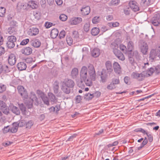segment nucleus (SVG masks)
<instances>
[{
  "mask_svg": "<svg viewBox=\"0 0 160 160\" xmlns=\"http://www.w3.org/2000/svg\"><path fill=\"white\" fill-rule=\"evenodd\" d=\"M88 72L90 79L87 78V68L85 66H83L80 72V79L81 82H84L87 86H91L92 85V80L95 81L96 74L93 65L89 64L88 66Z\"/></svg>",
  "mask_w": 160,
  "mask_h": 160,
  "instance_id": "obj_1",
  "label": "nucleus"
},
{
  "mask_svg": "<svg viewBox=\"0 0 160 160\" xmlns=\"http://www.w3.org/2000/svg\"><path fill=\"white\" fill-rule=\"evenodd\" d=\"M74 86L73 81L71 79H65L62 82L61 89L66 94L70 92V88H73Z\"/></svg>",
  "mask_w": 160,
  "mask_h": 160,
  "instance_id": "obj_2",
  "label": "nucleus"
},
{
  "mask_svg": "<svg viewBox=\"0 0 160 160\" xmlns=\"http://www.w3.org/2000/svg\"><path fill=\"white\" fill-rule=\"evenodd\" d=\"M6 45L9 49L13 48L16 42L17 38L15 36L11 35L8 36L7 38Z\"/></svg>",
  "mask_w": 160,
  "mask_h": 160,
  "instance_id": "obj_3",
  "label": "nucleus"
},
{
  "mask_svg": "<svg viewBox=\"0 0 160 160\" xmlns=\"http://www.w3.org/2000/svg\"><path fill=\"white\" fill-rule=\"evenodd\" d=\"M12 68H11L8 65L3 64L0 62V74L2 73H8L11 71Z\"/></svg>",
  "mask_w": 160,
  "mask_h": 160,
  "instance_id": "obj_4",
  "label": "nucleus"
},
{
  "mask_svg": "<svg viewBox=\"0 0 160 160\" xmlns=\"http://www.w3.org/2000/svg\"><path fill=\"white\" fill-rule=\"evenodd\" d=\"M141 52L143 54H147L148 50V46L147 43L144 42H141L139 44Z\"/></svg>",
  "mask_w": 160,
  "mask_h": 160,
  "instance_id": "obj_5",
  "label": "nucleus"
},
{
  "mask_svg": "<svg viewBox=\"0 0 160 160\" xmlns=\"http://www.w3.org/2000/svg\"><path fill=\"white\" fill-rule=\"evenodd\" d=\"M152 24L155 26H158L160 23V14H155L151 20Z\"/></svg>",
  "mask_w": 160,
  "mask_h": 160,
  "instance_id": "obj_6",
  "label": "nucleus"
},
{
  "mask_svg": "<svg viewBox=\"0 0 160 160\" xmlns=\"http://www.w3.org/2000/svg\"><path fill=\"white\" fill-rule=\"evenodd\" d=\"M19 93L21 96L24 98L27 99L28 97L27 92L22 86H19L17 88Z\"/></svg>",
  "mask_w": 160,
  "mask_h": 160,
  "instance_id": "obj_7",
  "label": "nucleus"
},
{
  "mask_svg": "<svg viewBox=\"0 0 160 160\" xmlns=\"http://www.w3.org/2000/svg\"><path fill=\"white\" fill-rule=\"evenodd\" d=\"M0 109L5 114H8L9 113V108L5 103L1 100H0Z\"/></svg>",
  "mask_w": 160,
  "mask_h": 160,
  "instance_id": "obj_8",
  "label": "nucleus"
},
{
  "mask_svg": "<svg viewBox=\"0 0 160 160\" xmlns=\"http://www.w3.org/2000/svg\"><path fill=\"white\" fill-rule=\"evenodd\" d=\"M129 6L133 11L136 12L139 10V8L136 2L134 1H132L129 2Z\"/></svg>",
  "mask_w": 160,
  "mask_h": 160,
  "instance_id": "obj_9",
  "label": "nucleus"
},
{
  "mask_svg": "<svg viewBox=\"0 0 160 160\" xmlns=\"http://www.w3.org/2000/svg\"><path fill=\"white\" fill-rule=\"evenodd\" d=\"M113 52L115 56L119 59L122 61L125 60V57L123 54L117 49H114Z\"/></svg>",
  "mask_w": 160,
  "mask_h": 160,
  "instance_id": "obj_10",
  "label": "nucleus"
},
{
  "mask_svg": "<svg viewBox=\"0 0 160 160\" xmlns=\"http://www.w3.org/2000/svg\"><path fill=\"white\" fill-rule=\"evenodd\" d=\"M39 30L38 28L32 27L29 29L28 33L29 36H35L39 33Z\"/></svg>",
  "mask_w": 160,
  "mask_h": 160,
  "instance_id": "obj_11",
  "label": "nucleus"
},
{
  "mask_svg": "<svg viewBox=\"0 0 160 160\" xmlns=\"http://www.w3.org/2000/svg\"><path fill=\"white\" fill-rule=\"evenodd\" d=\"M8 62L11 66H12L16 63V59L15 54H11L9 55L8 57Z\"/></svg>",
  "mask_w": 160,
  "mask_h": 160,
  "instance_id": "obj_12",
  "label": "nucleus"
},
{
  "mask_svg": "<svg viewBox=\"0 0 160 160\" xmlns=\"http://www.w3.org/2000/svg\"><path fill=\"white\" fill-rule=\"evenodd\" d=\"M30 42L31 45L35 48H39L41 45V42L38 39H33L31 40Z\"/></svg>",
  "mask_w": 160,
  "mask_h": 160,
  "instance_id": "obj_13",
  "label": "nucleus"
},
{
  "mask_svg": "<svg viewBox=\"0 0 160 160\" xmlns=\"http://www.w3.org/2000/svg\"><path fill=\"white\" fill-rule=\"evenodd\" d=\"M82 21V19L81 17H75L72 18L70 21L72 25H77L81 23Z\"/></svg>",
  "mask_w": 160,
  "mask_h": 160,
  "instance_id": "obj_14",
  "label": "nucleus"
},
{
  "mask_svg": "<svg viewBox=\"0 0 160 160\" xmlns=\"http://www.w3.org/2000/svg\"><path fill=\"white\" fill-rule=\"evenodd\" d=\"M113 68L115 72L118 74L120 73L121 72V68L118 63L114 62L113 64Z\"/></svg>",
  "mask_w": 160,
  "mask_h": 160,
  "instance_id": "obj_15",
  "label": "nucleus"
},
{
  "mask_svg": "<svg viewBox=\"0 0 160 160\" xmlns=\"http://www.w3.org/2000/svg\"><path fill=\"white\" fill-rule=\"evenodd\" d=\"M17 22L14 21H12L10 22V27L8 28V32L9 34H11L14 30V28L17 26Z\"/></svg>",
  "mask_w": 160,
  "mask_h": 160,
  "instance_id": "obj_16",
  "label": "nucleus"
},
{
  "mask_svg": "<svg viewBox=\"0 0 160 160\" xmlns=\"http://www.w3.org/2000/svg\"><path fill=\"white\" fill-rule=\"evenodd\" d=\"M90 8L88 6L82 8L81 10L82 14L84 16L88 15L90 12Z\"/></svg>",
  "mask_w": 160,
  "mask_h": 160,
  "instance_id": "obj_17",
  "label": "nucleus"
},
{
  "mask_svg": "<svg viewBox=\"0 0 160 160\" xmlns=\"http://www.w3.org/2000/svg\"><path fill=\"white\" fill-rule=\"evenodd\" d=\"M32 51L31 48L29 47H26L22 50V52L25 55H28L32 53Z\"/></svg>",
  "mask_w": 160,
  "mask_h": 160,
  "instance_id": "obj_18",
  "label": "nucleus"
},
{
  "mask_svg": "<svg viewBox=\"0 0 160 160\" xmlns=\"http://www.w3.org/2000/svg\"><path fill=\"white\" fill-rule=\"evenodd\" d=\"M17 67L19 70L22 71L26 69L27 65L24 62H21L18 64Z\"/></svg>",
  "mask_w": 160,
  "mask_h": 160,
  "instance_id": "obj_19",
  "label": "nucleus"
},
{
  "mask_svg": "<svg viewBox=\"0 0 160 160\" xmlns=\"http://www.w3.org/2000/svg\"><path fill=\"white\" fill-rule=\"evenodd\" d=\"M148 142V139L147 138L145 137L143 142L141 144V145L140 147H136V150H135V152H138L139 150H141L142 148L144 147V146L146 145Z\"/></svg>",
  "mask_w": 160,
  "mask_h": 160,
  "instance_id": "obj_20",
  "label": "nucleus"
},
{
  "mask_svg": "<svg viewBox=\"0 0 160 160\" xmlns=\"http://www.w3.org/2000/svg\"><path fill=\"white\" fill-rule=\"evenodd\" d=\"M10 109L12 111L16 114L18 115L20 114V112L19 109L17 107L13 105H11L9 107Z\"/></svg>",
  "mask_w": 160,
  "mask_h": 160,
  "instance_id": "obj_21",
  "label": "nucleus"
},
{
  "mask_svg": "<svg viewBox=\"0 0 160 160\" xmlns=\"http://www.w3.org/2000/svg\"><path fill=\"white\" fill-rule=\"evenodd\" d=\"M78 70L77 68H73L71 72V75L72 78H76L78 76Z\"/></svg>",
  "mask_w": 160,
  "mask_h": 160,
  "instance_id": "obj_22",
  "label": "nucleus"
},
{
  "mask_svg": "<svg viewBox=\"0 0 160 160\" xmlns=\"http://www.w3.org/2000/svg\"><path fill=\"white\" fill-rule=\"evenodd\" d=\"M100 54V50L97 48L94 49L91 51V54L92 56L96 58L98 57Z\"/></svg>",
  "mask_w": 160,
  "mask_h": 160,
  "instance_id": "obj_23",
  "label": "nucleus"
},
{
  "mask_svg": "<svg viewBox=\"0 0 160 160\" xmlns=\"http://www.w3.org/2000/svg\"><path fill=\"white\" fill-rule=\"evenodd\" d=\"M59 32L57 29H52L51 32L50 36L52 38H56Z\"/></svg>",
  "mask_w": 160,
  "mask_h": 160,
  "instance_id": "obj_24",
  "label": "nucleus"
},
{
  "mask_svg": "<svg viewBox=\"0 0 160 160\" xmlns=\"http://www.w3.org/2000/svg\"><path fill=\"white\" fill-rule=\"evenodd\" d=\"M119 80L118 78L113 79L112 82L111 83V89L115 88L116 87L115 85L119 84Z\"/></svg>",
  "mask_w": 160,
  "mask_h": 160,
  "instance_id": "obj_25",
  "label": "nucleus"
},
{
  "mask_svg": "<svg viewBox=\"0 0 160 160\" xmlns=\"http://www.w3.org/2000/svg\"><path fill=\"white\" fill-rule=\"evenodd\" d=\"M101 78L102 82H105L107 81L108 78L107 74L104 71H103L102 72Z\"/></svg>",
  "mask_w": 160,
  "mask_h": 160,
  "instance_id": "obj_26",
  "label": "nucleus"
},
{
  "mask_svg": "<svg viewBox=\"0 0 160 160\" xmlns=\"http://www.w3.org/2000/svg\"><path fill=\"white\" fill-rule=\"evenodd\" d=\"M145 75L144 72H142L141 73H138L137 78H136L138 81H142L143 80L145 77Z\"/></svg>",
  "mask_w": 160,
  "mask_h": 160,
  "instance_id": "obj_27",
  "label": "nucleus"
},
{
  "mask_svg": "<svg viewBox=\"0 0 160 160\" xmlns=\"http://www.w3.org/2000/svg\"><path fill=\"white\" fill-rule=\"evenodd\" d=\"M128 51L131 52L134 48V45L133 42L132 41H129L128 43Z\"/></svg>",
  "mask_w": 160,
  "mask_h": 160,
  "instance_id": "obj_28",
  "label": "nucleus"
},
{
  "mask_svg": "<svg viewBox=\"0 0 160 160\" xmlns=\"http://www.w3.org/2000/svg\"><path fill=\"white\" fill-rule=\"evenodd\" d=\"M41 14V13L38 11H35L33 12V16L37 20H39L40 19Z\"/></svg>",
  "mask_w": 160,
  "mask_h": 160,
  "instance_id": "obj_29",
  "label": "nucleus"
},
{
  "mask_svg": "<svg viewBox=\"0 0 160 160\" xmlns=\"http://www.w3.org/2000/svg\"><path fill=\"white\" fill-rule=\"evenodd\" d=\"M18 128L17 124H13V125L10 127V132L12 133H15L17 132Z\"/></svg>",
  "mask_w": 160,
  "mask_h": 160,
  "instance_id": "obj_30",
  "label": "nucleus"
},
{
  "mask_svg": "<svg viewBox=\"0 0 160 160\" xmlns=\"http://www.w3.org/2000/svg\"><path fill=\"white\" fill-rule=\"evenodd\" d=\"M157 50L152 49L150 53V57L153 59H156L157 57Z\"/></svg>",
  "mask_w": 160,
  "mask_h": 160,
  "instance_id": "obj_31",
  "label": "nucleus"
},
{
  "mask_svg": "<svg viewBox=\"0 0 160 160\" xmlns=\"http://www.w3.org/2000/svg\"><path fill=\"white\" fill-rule=\"evenodd\" d=\"M151 0H142L141 4L144 6L147 7L150 5Z\"/></svg>",
  "mask_w": 160,
  "mask_h": 160,
  "instance_id": "obj_32",
  "label": "nucleus"
},
{
  "mask_svg": "<svg viewBox=\"0 0 160 160\" xmlns=\"http://www.w3.org/2000/svg\"><path fill=\"white\" fill-rule=\"evenodd\" d=\"M99 32V29L97 28H93L91 30V33L93 36L97 35Z\"/></svg>",
  "mask_w": 160,
  "mask_h": 160,
  "instance_id": "obj_33",
  "label": "nucleus"
},
{
  "mask_svg": "<svg viewBox=\"0 0 160 160\" xmlns=\"http://www.w3.org/2000/svg\"><path fill=\"white\" fill-rule=\"evenodd\" d=\"M53 90L54 92L56 93L58 92L59 88L58 83L57 82H55L53 84Z\"/></svg>",
  "mask_w": 160,
  "mask_h": 160,
  "instance_id": "obj_34",
  "label": "nucleus"
},
{
  "mask_svg": "<svg viewBox=\"0 0 160 160\" xmlns=\"http://www.w3.org/2000/svg\"><path fill=\"white\" fill-rule=\"evenodd\" d=\"M30 99L32 100L33 101H35L37 102L38 98L36 96L35 93L33 92H31L30 95Z\"/></svg>",
  "mask_w": 160,
  "mask_h": 160,
  "instance_id": "obj_35",
  "label": "nucleus"
},
{
  "mask_svg": "<svg viewBox=\"0 0 160 160\" xmlns=\"http://www.w3.org/2000/svg\"><path fill=\"white\" fill-rule=\"evenodd\" d=\"M41 98L45 104L47 105H48L49 104L48 98L46 95L45 94Z\"/></svg>",
  "mask_w": 160,
  "mask_h": 160,
  "instance_id": "obj_36",
  "label": "nucleus"
},
{
  "mask_svg": "<svg viewBox=\"0 0 160 160\" xmlns=\"http://www.w3.org/2000/svg\"><path fill=\"white\" fill-rule=\"evenodd\" d=\"M34 101L30 99H28V101L27 100L25 102L28 108H31L33 105V102Z\"/></svg>",
  "mask_w": 160,
  "mask_h": 160,
  "instance_id": "obj_37",
  "label": "nucleus"
},
{
  "mask_svg": "<svg viewBox=\"0 0 160 160\" xmlns=\"http://www.w3.org/2000/svg\"><path fill=\"white\" fill-rule=\"evenodd\" d=\"M66 40L68 45L71 46L72 44L73 40L71 37L67 36L66 38Z\"/></svg>",
  "mask_w": 160,
  "mask_h": 160,
  "instance_id": "obj_38",
  "label": "nucleus"
},
{
  "mask_svg": "<svg viewBox=\"0 0 160 160\" xmlns=\"http://www.w3.org/2000/svg\"><path fill=\"white\" fill-rule=\"evenodd\" d=\"M28 5L32 9L36 8L38 6L35 3L34 1H31L29 2Z\"/></svg>",
  "mask_w": 160,
  "mask_h": 160,
  "instance_id": "obj_39",
  "label": "nucleus"
},
{
  "mask_svg": "<svg viewBox=\"0 0 160 160\" xmlns=\"http://www.w3.org/2000/svg\"><path fill=\"white\" fill-rule=\"evenodd\" d=\"M85 98L88 100H91L92 99L93 97L94 96L93 93H88L86 94L85 95Z\"/></svg>",
  "mask_w": 160,
  "mask_h": 160,
  "instance_id": "obj_40",
  "label": "nucleus"
},
{
  "mask_svg": "<svg viewBox=\"0 0 160 160\" xmlns=\"http://www.w3.org/2000/svg\"><path fill=\"white\" fill-rule=\"evenodd\" d=\"M6 12V9L3 7H0V16L3 17L4 16Z\"/></svg>",
  "mask_w": 160,
  "mask_h": 160,
  "instance_id": "obj_41",
  "label": "nucleus"
},
{
  "mask_svg": "<svg viewBox=\"0 0 160 160\" xmlns=\"http://www.w3.org/2000/svg\"><path fill=\"white\" fill-rule=\"evenodd\" d=\"M6 86L5 85L0 83V93H2L6 90Z\"/></svg>",
  "mask_w": 160,
  "mask_h": 160,
  "instance_id": "obj_42",
  "label": "nucleus"
},
{
  "mask_svg": "<svg viewBox=\"0 0 160 160\" xmlns=\"http://www.w3.org/2000/svg\"><path fill=\"white\" fill-rule=\"evenodd\" d=\"M54 24L52 22H45L44 24V26L46 28H50L52 26H54Z\"/></svg>",
  "mask_w": 160,
  "mask_h": 160,
  "instance_id": "obj_43",
  "label": "nucleus"
},
{
  "mask_svg": "<svg viewBox=\"0 0 160 160\" xmlns=\"http://www.w3.org/2000/svg\"><path fill=\"white\" fill-rule=\"evenodd\" d=\"M26 122L25 120H21L19 121V123L18 124H17V126L18 127H22L26 125Z\"/></svg>",
  "mask_w": 160,
  "mask_h": 160,
  "instance_id": "obj_44",
  "label": "nucleus"
},
{
  "mask_svg": "<svg viewBox=\"0 0 160 160\" xmlns=\"http://www.w3.org/2000/svg\"><path fill=\"white\" fill-rule=\"evenodd\" d=\"M100 21L99 17H95L92 20V22L94 24H97Z\"/></svg>",
  "mask_w": 160,
  "mask_h": 160,
  "instance_id": "obj_45",
  "label": "nucleus"
},
{
  "mask_svg": "<svg viewBox=\"0 0 160 160\" xmlns=\"http://www.w3.org/2000/svg\"><path fill=\"white\" fill-rule=\"evenodd\" d=\"M66 33L65 31L64 30L60 32L59 34V38L60 39L64 38L66 35Z\"/></svg>",
  "mask_w": 160,
  "mask_h": 160,
  "instance_id": "obj_46",
  "label": "nucleus"
},
{
  "mask_svg": "<svg viewBox=\"0 0 160 160\" xmlns=\"http://www.w3.org/2000/svg\"><path fill=\"white\" fill-rule=\"evenodd\" d=\"M84 31L86 32H88L90 29V25L89 23H86L84 26Z\"/></svg>",
  "mask_w": 160,
  "mask_h": 160,
  "instance_id": "obj_47",
  "label": "nucleus"
},
{
  "mask_svg": "<svg viewBox=\"0 0 160 160\" xmlns=\"http://www.w3.org/2000/svg\"><path fill=\"white\" fill-rule=\"evenodd\" d=\"M120 49L124 52H126L127 51V48L123 44H120L119 46Z\"/></svg>",
  "mask_w": 160,
  "mask_h": 160,
  "instance_id": "obj_48",
  "label": "nucleus"
},
{
  "mask_svg": "<svg viewBox=\"0 0 160 160\" xmlns=\"http://www.w3.org/2000/svg\"><path fill=\"white\" fill-rule=\"evenodd\" d=\"M59 18L62 21H64L67 19V17L65 14H61L59 16Z\"/></svg>",
  "mask_w": 160,
  "mask_h": 160,
  "instance_id": "obj_49",
  "label": "nucleus"
},
{
  "mask_svg": "<svg viewBox=\"0 0 160 160\" xmlns=\"http://www.w3.org/2000/svg\"><path fill=\"white\" fill-rule=\"evenodd\" d=\"M10 126H8L5 127L2 129L3 132L4 133H7L8 132H10Z\"/></svg>",
  "mask_w": 160,
  "mask_h": 160,
  "instance_id": "obj_50",
  "label": "nucleus"
},
{
  "mask_svg": "<svg viewBox=\"0 0 160 160\" xmlns=\"http://www.w3.org/2000/svg\"><path fill=\"white\" fill-rule=\"evenodd\" d=\"M19 108L21 110L22 112H24L26 111V108L23 103L19 104Z\"/></svg>",
  "mask_w": 160,
  "mask_h": 160,
  "instance_id": "obj_51",
  "label": "nucleus"
},
{
  "mask_svg": "<svg viewBox=\"0 0 160 160\" xmlns=\"http://www.w3.org/2000/svg\"><path fill=\"white\" fill-rule=\"evenodd\" d=\"M120 3V0H112L111 3L112 5H117Z\"/></svg>",
  "mask_w": 160,
  "mask_h": 160,
  "instance_id": "obj_52",
  "label": "nucleus"
},
{
  "mask_svg": "<svg viewBox=\"0 0 160 160\" xmlns=\"http://www.w3.org/2000/svg\"><path fill=\"white\" fill-rule=\"evenodd\" d=\"M29 39H26L23 40L20 43V45H26L29 42Z\"/></svg>",
  "mask_w": 160,
  "mask_h": 160,
  "instance_id": "obj_53",
  "label": "nucleus"
},
{
  "mask_svg": "<svg viewBox=\"0 0 160 160\" xmlns=\"http://www.w3.org/2000/svg\"><path fill=\"white\" fill-rule=\"evenodd\" d=\"M138 73H138L136 72H132L131 75V77L133 78L136 79L138 75Z\"/></svg>",
  "mask_w": 160,
  "mask_h": 160,
  "instance_id": "obj_54",
  "label": "nucleus"
},
{
  "mask_svg": "<svg viewBox=\"0 0 160 160\" xmlns=\"http://www.w3.org/2000/svg\"><path fill=\"white\" fill-rule=\"evenodd\" d=\"M37 93L38 95V97H40L41 98L45 95L43 92L40 90H37Z\"/></svg>",
  "mask_w": 160,
  "mask_h": 160,
  "instance_id": "obj_55",
  "label": "nucleus"
},
{
  "mask_svg": "<svg viewBox=\"0 0 160 160\" xmlns=\"http://www.w3.org/2000/svg\"><path fill=\"white\" fill-rule=\"evenodd\" d=\"M32 125L33 123L32 121H28L27 122H26V128H30Z\"/></svg>",
  "mask_w": 160,
  "mask_h": 160,
  "instance_id": "obj_56",
  "label": "nucleus"
},
{
  "mask_svg": "<svg viewBox=\"0 0 160 160\" xmlns=\"http://www.w3.org/2000/svg\"><path fill=\"white\" fill-rule=\"evenodd\" d=\"M155 71V69L153 68H151L148 70V74L149 75H152Z\"/></svg>",
  "mask_w": 160,
  "mask_h": 160,
  "instance_id": "obj_57",
  "label": "nucleus"
},
{
  "mask_svg": "<svg viewBox=\"0 0 160 160\" xmlns=\"http://www.w3.org/2000/svg\"><path fill=\"white\" fill-rule=\"evenodd\" d=\"M130 78L126 76L124 78V82L127 84H129L130 83Z\"/></svg>",
  "mask_w": 160,
  "mask_h": 160,
  "instance_id": "obj_58",
  "label": "nucleus"
},
{
  "mask_svg": "<svg viewBox=\"0 0 160 160\" xmlns=\"http://www.w3.org/2000/svg\"><path fill=\"white\" fill-rule=\"evenodd\" d=\"M146 135L148 138V139L149 141L150 142H152L153 140L152 136L151 134H149L148 133H147Z\"/></svg>",
  "mask_w": 160,
  "mask_h": 160,
  "instance_id": "obj_59",
  "label": "nucleus"
},
{
  "mask_svg": "<svg viewBox=\"0 0 160 160\" xmlns=\"http://www.w3.org/2000/svg\"><path fill=\"white\" fill-rule=\"evenodd\" d=\"M77 136L76 134H74L70 136L68 139V140L69 141H72L73 139L75 138Z\"/></svg>",
  "mask_w": 160,
  "mask_h": 160,
  "instance_id": "obj_60",
  "label": "nucleus"
},
{
  "mask_svg": "<svg viewBox=\"0 0 160 160\" xmlns=\"http://www.w3.org/2000/svg\"><path fill=\"white\" fill-rule=\"evenodd\" d=\"M130 9L129 7L126 8L124 9V13L126 15H128L130 14Z\"/></svg>",
  "mask_w": 160,
  "mask_h": 160,
  "instance_id": "obj_61",
  "label": "nucleus"
},
{
  "mask_svg": "<svg viewBox=\"0 0 160 160\" xmlns=\"http://www.w3.org/2000/svg\"><path fill=\"white\" fill-rule=\"evenodd\" d=\"M129 62L132 65H134L136 64V62L134 61V59L133 57H130L129 58Z\"/></svg>",
  "mask_w": 160,
  "mask_h": 160,
  "instance_id": "obj_62",
  "label": "nucleus"
},
{
  "mask_svg": "<svg viewBox=\"0 0 160 160\" xmlns=\"http://www.w3.org/2000/svg\"><path fill=\"white\" fill-rule=\"evenodd\" d=\"M5 52V48L4 47H0V56L4 54Z\"/></svg>",
  "mask_w": 160,
  "mask_h": 160,
  "instance_id": "obj_63",
  "label": "nucleus"
},
{
  "mask_svg": "<svg viewBox=\"0 0 160 160\" xmlns=\"http://www.w3.org/2000/svg\"><path fill=\"white\" fill-rule=\"evenodd\" d=\"M82 100V97L80 95L77 96L76 97V102L77 103H79Z\"/></svg>",
  "mask_w": 160,
  "mask_h": 160,
  "instance_id": "obj_64",
  "label": "nucleus"
}]
</instances>
